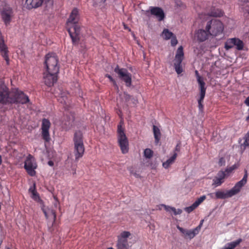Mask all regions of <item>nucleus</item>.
I'll return each mask as SVG.
<instances>
[{"label":"nucleus","instance_id":"nucleus-18","mask_svg":"<svg viewBox=\"0 0 249 249\" xmlns=\"http://www.w3.org/2000/svg\"><path fill=\"white\" fill-rule=\"evenodd\" d=\"M0 52L2 56L6 61L7 63H8L9 58L8 55L7 48L3 42V40L1 35L0 36Z\"/></svg>","mask_w":249,"mask_h":249},{"label":"nucleus","instance_id":"nucleus-3","mask_svg":"<svg viewBox=\"0 0 249 249\" xmlns=\"http://www.w3.org/2000/svg\"><path fill=\"white\" fill-rule=\"evenodd\" d=\"M248 178L247 171L245 170V173L243 178L237 182L230 190H218L215 192V199H225L231 197L239 193L241 188L247 183Z\"/></svg>","mask_w":249,"mask_h":249},{"label":"nucleus","instance_id":"nucleus-47","mask_svg":"<svg viewBox=\"0 0 249 249\" xmlns=\"http://www.w3.org/2000/svg\"><path fill=\"white\" fill-rule=\"evenodd\" d=\"M43 213H44L46 218L47 219L49 218V216L48 215V213H47V212L46 211V210L44 209H43Z\"/></svg>","mask_w":249,"mask_h":249},{"label":"nucleus","instance_id":"nucleus-8","mask_svg":"<svg viewBox=\"0 0 249 249\" xmlns=\"http://www.w3.org/2000/svg\"><path fill=\"white\" fill-rule=\"evenodd\" d=\"M0 13L6 25L10 24L14 16L12 9L4 0H0Z\"/></svg>","mask_w":249,"mask_h":249},{"label":"nucleus","instance_id":"nucleus-46","mask_svg":"<svg viewBox=\"0 0 249 249\" xmlns=\"http://www.w3.org/2000/svg\"><path fill=\"white\" fill-rule=\"evenodd\" d=\"M124 97L125 98L126 101H128L130 98V96L127 94L124 93Z\"/></svg>","mask_w":249,"mask_h":249},{"label":"nucleus","instance_id":"nucleus-25","mask_svg":"<svg viewBox=\"0 0 249 249\" xmlns=\"http://www.w3.org/2000/svg\"><path fill=\"white\" fill-rule=\"evenodd\" d=\"M153 133L155 143L158 144L160 139L161 133L160 128L157 125H153Z\"/></svg>","mask_w":249,"mask_h":249},{"label":"nucleus","instance_id":"nucleus-26","mask_svg":"<svg viewBox=\"0 0 249 249\" xmlns=\"http://www.w3.org/2000/svg\"><path fill=\"white\" fill-rule=\"evenodd\" d=\"M118 249H128V244L127 240H124L118 239L117 243Z\"/></svg>","mask_w":249,"mask_h":249},{"label":"nucleus","instance_id":"nucleus-29","mask_svg":"<svg viewBox=\"0 0 249 249\" xmlns=\"http://www.w3.org/2000/svg\"><path fill=\"white\" fill-rule=\"evenodd\" d=\"M234 46V38L228 39L225 43V48L226 50H229Z\"/></svg>","mask_w":249,"mask_h":249},{"label":"nucleus","instance_id":"nucleus-48","mask_svg":"<svg viewBox=\"0 0 249 249\" xmlns=\"http://www.w3.org/2000/svg\"><path fill=\"white\" fill-rule=\"evenodd\" d=\"M179 150H180L179 147L178 145V144L176 146V147H175L174 153L175 152L177 153L176 152L179 151Z\"/></svg>","mask_w":249,"mask_h":249},{"label":"nucleus","instance_id":"nucleus-12","mask_svg":"<svg viewBox=\"0 0 249 249\" xmlns=\"http://www.w3.org/2000/svg\"><path fill=\"white\" fill-rule=\"evenodd\" d=\"M203 222V220H201L200 223L199 225L197 226L196 228L188 230L184 229L179 226H177V229L182 233L184 234L185 238H189V239H192L196 235L198 234L201 226L202 225Z\"/></svg>","mask_w":249,"mask_h":249},{"label":"nucleus","instance_id":"nucleus-20","mask_svg":"<svg viewBox=\"0 0 249 249\" xmlns=\"http://www.w3.org/2000/svg\"><path fill=\"white\" fill-rule=\"evenodd\" d=\"M195 74L196 77L197 81L199 85V89H206L205 87V83L204 81L203 77L199 75L198 71L196 70L195 71Z\"/></svg>","mask_w":249,"mask_h":249},{"label":"nucleus","instance_id":"nucleus-17","mask_svg":"<svg viewBox=\"0 0 249 249\" xmlns=\"http://www.w3.org/2000/svg\"><path fill=\"white\" fill-rule=\"evenodd\" d=\"M209 33L206 30L199 29L196 32L195 36L198 41L203 42L208 38Z\"/></svg>","mask_w":249,"mask_h":249},{"label":"nucleus","instance_id":"nucleus-50","mask_svg":"<svg viewBox=\"0 0 249 249\" xmlns=\"http://www.w3.org/2000/svg\"><path fill=\"white\" fill-rule=\"evenodd\" d=\"M33 196H34V199H36V196L38 197V195H37V194L36 192H35V191H33Z\"/></svg>","mask_w":249,"mask_h":249},{"label":"nucleus","instance_id":"nucleus-21","mask_svg":"<svg viewBox=\"0 0 249 249\" xmlns=\"http://www.w3.org/2000/svg\"><path fill=\"white\" fill-rule=\"evenodd\" d=\"M242 241L241 238H239L236 241L226 244L222 249H234L239 245Z\"/></svg>","mask_w":249,"mask_h":249},{"label":"nucleus","instance_id":"nucleus-52","mask_svg":"<svg viewBox=\"0 0 249 249\" xmlns=\"http://www.w3.org/2000/svg\"><path fill=\"white\" fill-rule=\"evenodd\" d=\"M203 14H199V17L201 18V19H204L205 18H203Z\"/></svg>","mask_w":249,"mask_h":249},{"label":"nucleus","instance_id":"nucleus-40","mask_svg":"<svg viewBox=\"0 0 249 249\" xmlns=\"http://www.w3.org/2000/svg\"><path fill=\"white\" fill-rule=\"evenodd\" d=\"M161 206L164 207V209L167 212H171L172 207H170V206H167V205H164V204H162V205H161Z\"/></svg>","mask_w":249,"mask_h":249},{"label":"nucleus","instance_id":"nucleus-55","mask_svg":"<svg viewBox=\"0 0 249 249\" xmlns=\"http://www.w3.org/2000/svg\"><path fill=\"white\" fill-rule=\"evenodd\" d=\"M7 249H10V248H8Z\"/></svg>","mask_w":249,"mask_h":249},{"label":"nucleus","instance_id":"nucleus-1","mask_svg":"<svg viewBox=\"0 0 249 249\" xmlns=\"http://www.w3.org/2000/svg\"><path fill=\"white\" fill-rule=\"evenodd\" d=\"M29 102L28 97L22 91L14 89L9 92L8 88L2 81L0 80V104L20 103L24 104Z\"/></svg>","mask_w":249,"mask_h":249},{"label":"nucleus","instance_id":"nucleus-15","mask_svg":"<svg viewBox=\"0 0 249 249\" xmlns=\"http://www.w3.org/2000/svg\"><path fill=\"white\" fill-rule=\"evenodd\" d=\"M227 175L224 171H219L217 176L213 180V185L215 187L220 186L224 182V179L227 177Z\"/></svg>","mask_w":249,"mask_h":249},{"label":"nucleus","instance_id":"nucleus-24","mask_svg":"<svg viewBox=\"0 0 249 249\" xmlns=\"http://www.w3.org/2000/svg\"><path fill=\"white\" fill-rule=\"evenodd\" d=\"M206 89H201L199 90L200 97L198 99V108L200 111H202L203 108V105L202 103L203 102L204 98L205 96Z\"/></svg>","mask_w":249,"mask_h":249},{"label":"nucleus","instance_id":"nucleus-16","mask_svg":"<svg viewBox=\"0 0 249 249\" xmlns=\"http://www.w3.org/2000/svg\"><path fill=\"white\" fill-rule=\"evenodd\" d=\"M150 8L151 14L155 16L159 21H161L164 18V13L161 8L158 7H150Z\"/></svg>","mask_w":249,"mask_h":249},{"label":"nucleus","instance_id":"nucleus-43","mask_svg":"<svg viewBox=\"0 0 249 249\" xmlns=\"http://www.w3.org/2000/svg\"><path fill=\"white\" fill-rule=\"evenodd\" d=\"M225 163V160L223 158H220V159L219 160V161H218V164L220 165V166H222L223 163Z\"/></svg>","mask_w":249,"mask_h":249},{"label":"nucleus","instance_id":"nucleus-54","mask_svg":"<svg viewBox=\"0 0 249 249\" xmlns=\"http://www.w3.org/2000/svg\"><path fill=\"white\" fill-rule=\"evenodd\" d=\"M106 0H100L101 2H105Z\"/></svg>","mask_w":249,"mask_h":249},{"label":"nucleus","instance_id":"nucleus-39","mask_svg":"<svg viewBox=\"0 0 249 249\" xmlns=\"http://www.w3.org/2000/svg\"><path fill=\"white\" fill-rule=\"evenodd\" d=\"M177 43H178V40L176 39V38L175 37H172L171 40V45L173 46H174L176 45L177 44Z\"/></svg>","mask_w":249,"mask_h":249},{"label":"nucleus","instance_id":"nucleus-37","mask_svg":"<svg viewBox=\"0 0 249 249\" xmlns=\"http://www.w3.org/2000/svg\"><path fill=\"white\" fill-rule=\"evenodd\" d=\"M245 141L243 145L245 146H249V131L245 137Z\"/></svg>","mask_w":249,"mask_h":249},{"label":"nucleus","instance_id":"nucleus-42","mask_svg":"<svg viewBox=\"0 0 249 249\" xmlns=\"http://www.w3.org/2000/svg\"><path fill=\"white\" fill-rule=\"evenodd\" d=\"M42 124H50V122L48 119H44L42 120Z\"/></svg>","mask_w":249,"mask_h":249},{"label":"nucleus","instance_id":"nucleus-30","mask_svg":"<svg viewBox=\"0 0 249 249\" xmlns=\"http://www.w3.org/2000/svg\"><path fill=\"white\" fill-rule=\"evenodd\" d=\"M173 36V33L169 31L167 29H164L162 33V36L163 38L166 40L169 39L170 38H172Z\"/></svg>","mask_w":249,"mask_h":249},{"label":"nucleus","instance_id":"nucleus-38","mask_svg":"<svg viewBox=\"0 0 249 249\" xmlns=\"http://www.w3.org/2000/svg\"><path fill=\"white\" fill-rule=\"evenodd\" d=\"M171 209H172L171 211L173 212V213L175 215L180 214L182 212V210L180 209H178L177 210L174 207H172Z\"/></svg>","mask_w":249,"mask_h":249},{"label":"nucleus","instance_id":"nucleus-49","mask_svg":"<svg viewBox=\"0 0 249 249\" xmlns=\"http://www.w3.org/2000/svg\"><path fill=\"white\" fill-rule=\"evenodd\" d=\"M49 165L53 166L54 164L52 160H49L48 162Z\"/></svg>","mask_w":249,"mask_h":249},{"label":"nucleus","instance_id":"nucleus-33","mask_svg":"<svg viewBox=\"0 0 249 249\" xmlns=\"http://www.w3.org/2000/svg\"><path fill=\"white\" fill-rule=\"evenodd\" d=\"M130 235L131 233L130 232L127 231H124L121 233L120 236L118 237V239L127 240V238H128Z\"/></svg>","mask_w":249,"mask_h":249},{"label":"nucleus","instance_id":"nucleus-35","mask_svg":"<svg viewBox=\"0 0 249 249\" xmlns=\"http://www.w3.org/2000/svg\"><path fill=\"white\" fill-rule=\"evenodd\" d=\"M197 207V206L194 203L191 206L185 208V211L186 212L190 213L193 210H194L195 209H196Z\"/></svg>","mask_w":249,"mask_h":249},{"label":"nucleus","instance_id":"nucleus-13","mask_svg":"<svg viewBox=\"0 0 249 249\" xmlns=\"http://www.w3.org/2000/svg\"><path fill=\"white\" fill-rule=\"evenodd\" d=\"M57 73L46 71L44 72L43 80L45 84L48 87L53 86L57 80Z\"/></svg>","mask_w":249,"mask_h":249},{"label":"nucleus","instance_id":"nucleus-31","mask_svg":"<svg viewBox=\"0 0 249 249\" xmlns=\"http://www.w3.org/2000/svg\"><path fill=\"white\" fill-rule=\"evenodd\" d=\"M249 2V0H248L247 1L241 0L240 1V5L241 6V8L245 11H246L247 13L249 14V5L246 4L247 3Z\"/></svg>","mask_w":249,"mask_h":249},{"label":"nucleus","instance_id":"nucleus-14","mask_svg":"<svg viewBox=\"0 0 249 249\" xmlns=\"http://www.w3.org/2000/svg\"><path fill=\"white\" fill-rule=\"evenodd\" d=\"M51 0H26L25 6L27 9H31L41 6L44 3H47Z\"/></svg>","mask_w":249,"mask_h":249},{"label":"nucleus","instance_id":"nucleus-45","mask_svg":"<svg viewBox=\"0 0 249 249\" xmlns=\"http://www.w3.org/2000/svg\"><path fill=\"white\" fill-rule=\"evenodd\" d=\"M208 196H210L211 198H215V193H209Z\"/></svg>","mask_w":249,"mask_h":249},{"label":"nucleus","instance_id":"nucleus-44","mask_svg":"<svg viewBox=\"0 0 249 249\" xmlns=\"http://www.w3.org/2000/svg\"><path fill=\"white\" fill-rule=\"evenodd\" d=\"M50 213L51 215L53 216V218L54 221L56 219V213L53 210H51L50 211Z\"/></svg>","mask_w":249,"mask_h":249},{"label":"nucleus","instance_id":"nucleus-4","mask_svg":"<svg viewBox=\"0 0 249 249\" xmlns=\"http://www.w3.org/2000/svg\"><path fill=\"white\" fill-rule=\"evenodd\" d=\"M73 142L75 160L76 161H78L83 157L85 152L83 134L80 131H77L75 132Z\"/></svg>","mask_w":249,"mask_h":249},{"label":"nucleus","instance_id":"nucleus-34","mask_svg":"<svg viewBox=\"0 0 249 249\" xmlns=\"http://www.w3.org/2000/svg\"><path fill=\"white\" fill-rule=\"evenodd\" d=\"M206 199V196L203 195L198 198L194 203L198 207Z\"/></svg>","mask_w":249,"mask_h":249},{"label":"nucleus","instance_id":"nucleus-2","mask_svg":"<svg viewBox=\"0 0 249 249\" xmlns=\"http://www.w3.org/2000/svg\"><path fill=\"white\" fill-rule=\"evenodd\" d=\"M79 20V15L78 9L74 8L67 22L68 31L74 44L77 43L80 39V29L78 24Z\"/></svg>","mask_w":249,"mask_h":249},{"label":"nucleus","instance_id":"nucleus-23","mask_svg":"<svg viewBox=\"0 0 249 249\" xmlns=\"http://www.w3.org/2000/svg\"><path fill=\"white\" fill-rule=\"evenodd\" d=\"M177 156V153L175 152L172 157H171L166 161L162 163L163 167L165 169H167L171 165L174 163Z\"/></svg>","mask_w":249,"mask_h":249},{"label":"nucleus","instance_id":"nucleus-53","mask_svg":"<svg viewBox=\"0 0 249 249\" xmlns=\"http://www.w3.org/2000/svg\"><path fill=\"white\" fill-rule=\"evenodd\" d=\"M2 162V157H1V155H0V165L1 164Z\"/></svg>","mask_w":249,"mask_h":249},{"label":"nucleus","instance_id":"nucleus-36","mask_svg":"<svg viewBox=\"0 0 249 249\" xmlns=\"http://www.w3.org/2000/svg\"><path fill=\"white\" fill-rule=\"evenodd\" d=\"M106 77H107L109 80L112 82L113 84V85L116 87L117 90L119 89L118 86H117L116 82L113 79V78L109 74H107L106 75Z\"/></svg>","mask_w":249,"mask_h":249},{"label":"nucleus","instance_id":"nucleus-32","mask_svg":"<svg viewBox=\"0 0 249 249\" xmlns=\"http://www.w3.org/2000/svg\"><path fill=\"white\" fill-rule=\"evenodd\" d=\"M143 154L146 158L150 159L153 155V151L149 148H146L144 150Z\"/></svg>","mask_w":249,"mask_h":249},{"label":"nucleus","instance_id":"nucleus-11","mask_svg":"<svg viewBox=\"0 0 249 249\" xmlns=\"http://www.w3.org/2000/svg\"><path fill=\"white\" fill-rule=\"evenodd\" d=\"M114 71L118 74L119 78L125 82L127 87H130L131 85L132 75L126 69L119 68L117 66L114 69Z\"/></svg>","mask_w":249,"mask_h":249},{"label":"nucleus","instance_id":"nucleus-28","mask_svg":"<svg viewBox=\"0 0 249 249\" xmlns=\"http://www.w3.org/2000/svg\"><path fill=\"white\" fill-rule=\"evenodd\" d=\"M234 38V46L236 47V48L238 50H242L244 47V43L243 41L237 38Z\"/></svg>","mask_w":249,"mask_h":249},{"label":"nucleus","instance_id":"nucleus-5","mask_svg":"<svg viewBox=\"0 0 249 249\" xmlns=\"http://www.w3.org/2000/svg\"><path fill=\"white\" fill-rule=\"evenodd\" d=\"M46 71L58 73L59 70L58 59L54 53H48L46 55L44 62Z\"/></svg>","mask_w":249,"mask_h":249},{"label":"nucleus","instance_id":"nucleus-27","mask_svg":"<svg viewBox=\"0 0 249 249\" xmlns=\"http://www.w3.org/2000/svg\"><path fill=\"white\" fill-rule=\"evenodd\" d=\"M207 15L211 17H221L223 16V12L219 9L213 8L211 12H208Z\"/></svg>","mask_w":249,"mask_h":249},{"label":"nucleus","instance_id":"nucleus-41","mask_svg":"<svg viewBox=\"0 0 249 249\" xmlns=\"http://www.w3.org/2000/svg\"><path fill=\"white\" fill-rule=\"evenodd\" d=\"M232 169H231V167H230L229 168H227L226 169V170L224 171L225 172V173L227 175V177H228L231 173L232 172Z\"/></svg>","mask_w":249,"mask_h":249},{"label":"nucleus","instance_id":"nucleus-51","mask_svg":"<svg viewBox=\"0 0 249 249\" xmlns=\"http://www.w3.org/2000/svg\"><path fill=\"white\" fill-rule=\"evenodd\" d=\"M231 168L232 169V170L233 171L234 170H235L237 168V166H236V165L235 164H234L233 165L231 166Z\"/></svg>","mask_w":249,"mask_h":249},{"label":"nucleus","instance_id":"nucleus-22","mask_svg":"<svg viewBox=\"0 0 249 249\" xmlns=\"http://www.w3.org/2000/svg\"><path fill=\"white\" fill-rule=\"evenodd\" d=\"M69 95L67 92L63 91L60 93V96L58 100L61 104L67 105L69 104Z\"/></svg>","mask_w":249,"mask_h":249},{"label":"nucleus","instance_id":"nucleus-9","mask_svg":"<svg viewBox=\"0 0 249 249\" xmlns=\"http://www.w3.org/2000/svg\"><path fill=\"white\" fill-rule=\"evenodd\" d=\"M37 164L33 156L29 154L24 162V167L27 173L31 177L35 176L36 172L35 169L37 168Z\"/></svg>","mask_w":249,"mask_h":249},{"label":"nucleus","instance_id":"nucleus-19","mask_svg":"<svg viewBox=\"0 0 249 249\" xmlns=\"http://www.w3.org/2000/svg\"><path fill=\"white\" fill-rule=\"evenodd\" d=\"M50 126V125H42V139L46 142H49L51 139L49 131Z\"/></svg>","mask_w":249,"mask_h":249},{"label":"nucleus","instance_id":"nucleus-6","mask_svg":"<svg viewBox=\"0 0 249 249\" xmlns=\"http://www.w3.org/2000/svg\"><path fill=\"white\" fill-rule=\"evenodd\" d=\"M118 144L123 154L128 153L129 150L128 140L125 133V129L123 125H118L117 131Z\"/></svg>","mask_w":249,"mask_h":249},{"label":"nucleus","instance_id":"nucleus-7","mask_svg":"<svg viewBox=\"0 0 249 249\" xmlns=\"http://www.w3.org/2000/svg\"><path fill=\"white\" fill-rule=\"evenodd\" d=\"M206 30L208 32L210 35L216 36L222 34L224 30V25L219 20L213 19L207 22Z\"/></svg>","mask_w":249,"mask_h":249},{"label":"nucleus","instance_id":"nucleus-10","mask_svg":"<svg viewBox=\"0 0 249 249\" xmlns=\"http://www.w3.org/2000/svg\"><path fill=\"white\" fill-rule=\"evenodd\" d=\"M183 57L184 53L183 47L181 46H179L177 50L174 64L175 71L178 74H180L183 71L181 63L183 59Z\"/></svg>","mask_w":249,"mask_h":249}]
</instances>
